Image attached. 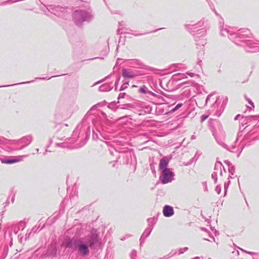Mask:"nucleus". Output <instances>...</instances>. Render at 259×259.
<instances>
[{"label": "nucleus", "mask_w": 259, "mask_h": 259, "mask_svg": "<svg viewBox=\"0 0 259 259\" xmlns=\"http://www.w3.org/2000/svg\"><path fill=\"white\" fill-rule=\"evenodd\" d=\"M21 160L20 159H14L12 160H6L5 161H2L3 163L6 164H12L14 163L20 162Z\"/></svg>", "instance_id": "nucleus-5"}, {"label": "nucleus", "mask_w": 259, "mask_h": 259, "mask_svg": "<svg viewBox=\"0 0 259 259\" xmlns=\"http://www.w3.org/2000/svg\"><path fill=\"white\" fill-rule=\"evenodd\" d=\"M172 177V172L168 168H165L162 170L160 180L163 184H166L171 181Z\"/></svg>", "instance_id": "nucleus-1"}, {"label": "nucleus", "mask_w": 259, "mask_h": 259, "mask_svg": "<svg viewBox=\"0 0 259 259\" xmlns=\"http://www.w3.org/2000/svg\"><path fill=\"white\" fill-rule=\"evenodd\" d=\"M123 76L124 77H127L130 78H133L134 77V75L133 74H132L130 72H129L126 70H123Z\"/></svg>", "instance_id": "nucleus-6"}, {"label": "nucleus", "mask_w": 259, "mask_h": 259, "mask_svg": "<svg viewBox=\"0 0 259 259\" xmlns=\"http://www.w3.org/2000/svg\"><path fill=\"white\" fill-rule=\"evenodd\" d=\"M201 117V121L203 122L208 118V116L205 115H202Z\"/></svg>", "instance_id": "nucleus-8"}, {"label": "nucleus", "mask_w": 259, "mask_h": 259, "mask_svg": "<svg viewBox=\"0 0 259 259\" xmlns=\"http://www.w3.org/2000/svg\"><path fill=\"white\" fill-rule=\"evenodd\" d=\"M168 164V162L166 161V159L163 158L160 160V163H159V167L161 169H164L165 168H166V166Z\"/></svg>", "instance_id": "nucleus-4"}, {"label": "nucleus", "mask_w": 259, "mask_h": 259, "mask_svg": "<svg viewBox=\"0 0 259 259\" xmlns=\"http://www.w3.org/2000/svg\"><path fill=\"white\" fill-rule=\"evenodd\" d=\"M79 250L82 255L87 254L89 252L88 246L84 244H81L79 246Z\"/></svg>", "instance_id": "nucleus-3"}, {"label": "nucleus", "mask_w": 259, "mask_h": 259, "mask_svg": "<svg viewBox=\"0 0 259 259\" xmlns=\"http://www.w3.org/2000/svg\"><path fill=\"white\" fill-rule=\"evenodd\" d=\"M163 215L166 217H169L174 214L173 208L168 205H165L163 209Z\"/></svg>", "instance_id": "nucleus-2"}, {"label": "nucleus", "mask_w": 259, "mask_h": 259, "mask_svg": "<svg viewBox=\"0 0 259 259\" xmlns=\"http://www.w3.org/2000/svg\"><path fill=\"white\" fill-rule=\"evenodd\" d=\"M182 106V104H178L175 108V109H174V111L176 110L177 109H178V108H179L180 107H181Z\"/></svg>", "instance_id": "nucleus-10"}, {"label": "nucleus", "mask_w": 259, "mask_h": 259, "mask_svg": "<svg viewBox=\"0 0 259 259\" xmlns=\"http://www.w3.org/2000/svg\"><path fill=\"white\" fill-rule=\"evenodd\" d=\"M81 15V13L79 12H76L74 14V16L75 18H77Z\"/></svg>", "instance_id": "nucleus-7"}, {"label": "nucleus", "mask_w": 259, "mask_h": 259, "mask_svg": "<svg viewBox=\"0 0 259 259\" xmlns=\"http://www.w3.org/2000/svg\"><path fill=\"white\" fill-rule=\"evenodd\" d=\"M139 92L141 93H145L146 91L143 88H141L139 89Z\"/></svg>", "instance_id": "nucleus-9"}]
</instances>
